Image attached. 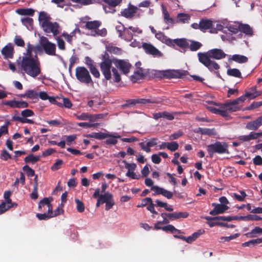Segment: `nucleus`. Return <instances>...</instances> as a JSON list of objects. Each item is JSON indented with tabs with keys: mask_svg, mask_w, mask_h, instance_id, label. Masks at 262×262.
I'll list each match as a JSON object with an SVG mask.
<instances>
[{
	"mask_svg": "<svg viewBox=\"0 0 262 262\" xmlns=\"http://www.w3.org/2000/svg\"><path fill=\"white\" fill-rule=\"evenodd\" d=\"M101 59L102 61L100 63V70L106 80H110L112 78V63H114L117 69L125 75L129 73L132 66L129 62L124 60L111 59L106 52L101 55Z\"/></svg>",
	"mask_w": 262,
	"mask_h": 262,
	"instance_id": "nucleus-1",
	"label": "nucleus"
},
{
	"mask_svg": "<svg viewBox=\"0 0 262 262\" xmlns=\"http://www.w3.org/2000/svg\"><path fill=\"white\" fill-rule=\"evenodd\" d=\"M227 55L223 50L217 48L209 50L206 52L198 53L199 61L210 71H217L220 68L219 64L215 61L212 60L211 58L220 60L225 58Z\"/></svg>",
	"mask_w": 262,
	"mask_h": 262,
	"instance_id": "nucleus-2",
	"label": "nucleus"
},
{
	"mask_svg": "<svg viewBox=\"0 0 262 262\" xmlns=\"http://www.w3.org/2000/svg\"><path fill=\"white\" fill-rule=\"evenodd\" d=\"M21 71L29 76L36 78L41 73V64L37 55L34 57L23 56L20 61H17Z\"/></svg>",
	"mask_w": 262,
	"mask_h": 262,
	"instance_id": "nucleus-3",
	"label": "nucleus"
},
{
	"mask_svg": "<svg viewBox=\"0 0 262 262\" xmlns=\"http://www.w3.org/2000/svg\"><path fill=\"white\" fill-rule=\"evenodd\" d=\"M52 18L45 11L39 13L38 21L43 31L46 33H52L54 37L59 34L60 26L57 22L51 21Z\"/></svg>",
	"mask_w": 262,
	"mask_h": 262,
	"instance_id": "nucleus-4",
	"label": "nucleus"
},
{
	"mask_svg": "<svg viewBox=\"0 0 262 262\" xmlns=\"http://www.w3.org/2000/svg\"><path fill=\"white\" fill-rule=\"evenodd\" d=\"M155 37L162 43L170 47L174 48L175 45H177L181 48L185 49L188 46V42L185 38L171 39L161 32L156 34Z\"/></svg>",
	"mask_w": 262,
	"mask_h": 262,
	"instance_id": "nucleus-5",
	"label": "nucleus"
},
{
	"mask_svg": "<svg viewBox=\"0 0 262 262\" xmlns=\"http://www.w3.org/2000/svg\"><path fill=\"white\" fill-rule=\"evenodd\" d=\"M255 94L252 93L250 92H246L244 95L233 100V101L223 103L224 108H226L229 112H236L240 110V107L238 106V104L244 102L246 98H250L251 99H254L256 97Z\"/></svg>",
	"mask_w": 262,
	"mask_h": 262,
	"instance_id": "nucleus-6",
	"label": "nucleus"
},
{
	"mask_svg": "<svg viewBox=\"0 0 262 262\" xmlns=\"http://www.w3.org/2000/svg\"><path fill=\"white\" fill-rule=\"evenodd\" d=\"M228 147L229 145L226 142L216 141L215 143L207 146V151L210 157H212L214 153L229 154Z\"/></svg>",
	"mask_w": 262,
	"mask_h": 262,
	"instance_id": "nucleus-7",
	"label": "nucleus"
},
{
	"mask_svg": "<svg viewBox=\"0 0 262 262\" xmlns=\"http://www.w3.org/2000/svg\"><path fill=\"white\" fill-rule=\"evenodd\" d=\"M75 76L77 79L81 83L93 84L89 71L84 67H77L75 69Z\"/></svg>",
	"mask_w": 262,
	"mask_h": 262,
	"instance_id": "nucleus-8",
	"label": "nucleus"
},
{
	"mask_svg": "<svg viewBox=\"0 0 262 262\" xmlns=\"http://www.w3.org/2000/svg\"><path fill=\"white\" fill-rule=\"evenodd\" d=\"M40 43L47 54L51 56L56 55L55 44L49 41L47 37L41 36L40 38Z\"/></svg>",
	"mask_w": 262,
	"mask_h": 262,
	"instance_id": "nucleus-9",
	"label": "nucleus"
},
{
	"mask_svg": "<svg viewBox=\"0 0 262 262\" xmlns=\"http://www.w3.org/2000/svg\"><path fill=\"white\" fill-rule=\"evenodd\" d=\"M102 2L105 4H103L102 7L106 13H114L116 12L115 7L122 3V0H97V2L99 4Z\"/></svg>",
	"mask_w": 262,
	"mask_h": 262,
	"instance_id": "nucleus-10",
	"label": "nucleus"
},
{
	"mask_svg": "<svg viewBox=\"0 0 262 262\" xmlns=\"http://www.w3.org/2000/svg\"><path fill=\"white\" fill-rule=\"evenodd\" d=\"M187 74V71L181 70H166L162 72V75L168 78H182Z\"/></svg>",
	"mask_w": 262,
	"mask_h": 262,
	"instance_id": "nucleus-11",
	"label": "nucleus"
},
{
	"mask_svg": "<svg viewBox=\"0 0 262 262\" xmlns=\"http://www.w3.org/2000/svg\"><path fill=\"white\" fill-rule=\"evenodd\" d=\"M142 47L146 54L154 57H160L163 55L162 53L151 43L144 42Z\"/></svg>",
	"mask_w": 262,
	"mask_h": 262,
	"instance_id": "nucleus-12",
	"label": "nucleus"
},
{
	"mask_svg": "<svg viewBox=\"0 0 262 262\" xmlns=\"http://www.w3.org/2000/svg\"><path fill=\"white\" fill-rule=\"evenodd\" d=\"M138 9L137 7L129 4L127 8L121 11V15L126 18L131 19L135 16Z\"/></svg>",
	"mask_w": 262,
	"mask_h": 262,
	"instance_id": "nucleus-13",
	"label": "nucleus"
},
{
	"mask_svg": "<svg viewBox=\"0 0 262 262\" xmlns=\"http://www.w3.org/2000/svg\"><path fill=\"white\" fill-rule=\"evenodd\" d=\"M14 53V46L11 43H8L1 50V53L5 59H12Z\"/></svg>",
	"mask_w": 262,
	"mask_h": 262,
	"instance_id": "nucleus-14",
	"label": "nucleus"
},
{
	"mask_svg": "<svg viewBox=\"0 0 262 262\" xmlns=\"http://www.w3.org/2000/svg\"><path fill=\"white\" fill-rule=\"evenodd\" d=\"M160 225H163L162 223H159V221L157 222L154 225V229L158 230H162L165 232H170L171 233H177L178 234L184 233L183 232L181 231L180 230L176 229L173 225H168L167 226L164 227L160 226Z\"/></svg>",
	"mask_w": 262,
	"mask_h": 262,
	"instance_id": "nucleus-15",
	"label": "nucleus"
},
{
	"mask_svg": "<svg viewBox=\"0 0 262 262\" xmlns=\"http://www.w3.org/2000/svg\"><path fill=\"white\" fill-rule=\"evenodd\" d=\"M100 189L99 188L96 189L93 195V196L95 199L98 198L103 204L106 203L113 198V194L108 191H107L102 194H100Z\"/></svg>",
	"mask_w": 262,
	"mask_h": 262,
	"instance_id": "nucleus-16",
	"label": "nucleus"
},
{
	"mask_svg": "<svg viewBox=\"0 0 262 262\" xmlns=\"http://www.w3.org/2000/svg\"><path fill=\"white\" fill-rule=\"evenodd\" d=\"M212 206L214 207L212 210L210 211L209 214L212 215H216L219 214L224 213L229 208L226 205L213 203Z\"/></svg>",
	"mask_w": 262,
	"mask_h": 262,
	"instance_id": "nucleus-17",
	"label": "nucleus"
},
{
	"mask_svg": "<svg viewBox=\"0 0 262 262\" xmlns=\"http://www.w3.org/2000/svg\"><path fill=\"white\" fill-rule=\"evenodd\" d=\"M137 103L147 104V103H156L159 104L163 102V99L160 97H151L149 98H137Z\"/></svg>",
	"mask_w": 262,
	"mask_h": 262,
	"instance_id": "nucleus-18",
	"label": "nucleus"
},
{
	"mask_svg": "<svg viewBox=\"0 0 262 262\" xmlns=\"http://www.w3.org/2000/svg\"><path fill=\"white\" fill-rule=\"evenodd\" d=\"M157 138H153L148 141L146 144L144 142L139 143V145L141 149L146 152H150L151 151L150 147L156 146L157 144Z\"/></svg>",
	"mask_w": 262,
	"mask_h": 262,
	"instance_id": "nucleus-19",
	"label": "nucleus"
},
{
	"mask_svg": "<svg viewBox=\"0 0 262 262\" xmlns=\"http://www.w3.org/2000/svg\"><path fill=\"white\" fill-rule=\"evenodd\" d=\"M200 23L201 26V30L202 31L205 32L206 30L211 29V33L216 32L215 29H213V30L212 29L213 22L212 20L210 19H202L200 21Z\"/></svg>",
	"mask_w": 262,
	"mask_h": 262,
	"instance_id": "nucleus-20",
	"label": "nucleus"
},
{
	"mask_svg": "<svg viewBox=\"0 0 262 262\" xmlns=\"http://www.w3.org/2000/svg\"><path fill=\"white\" fill-rule=\"evenodd\" d=\"M262 125V115L253 121L249 122L246 125V128L249 130H257Z\"/></svg>",
	"mask_w": 262,
	"mask_h": 262,
	"instance_id": "nucleus-21",
	"label": "nucleus"
},
{
	"mask_svg": "<svg viewBox=\"0 0 262 262\" xmlns=\"http://www.w3.org/2000/svg\"><path fill=\"white\" fill-rule=\"evenodd\" d=\"M194 132L196 134H200L202 135H207L209 136H214L216 135V132L214 128H208L198 127L194 130Z\"/></svg>",
	"mask_w": 262,
	"mask_h": 262,
	"instance_id": "nucleus-22",
	"label": "nucleus"
},
{
	"mask_svg": "<svg viewBox=\"0 0 262 262\" xmlns=\"http://www.w3.org/2000/svg\"><path fill=\"white\" fill-rule=\"evenodd\" d=\"M52 200V198H44L42 200H41L39 204H38V210L40 211H42V207H44L45 205H47L48 207V212H51V210L53 209V207L52 204L50 203V202Z\"/></svg>",
	"mask_w": 262,
	"mask_h": 262,
	"instance_id": "nucleus-23",
	"label": "nucleus"
},
{
	"mask_svg": "<svg viewBox=\"0 0 262 262\" xmlns=\"http://www.w3.org/2000/svg\"><path fill=\"white\" fill-rule=\"evenodd\" d=\"M101 25V22L99 20L88 21L86 22L85 28L92 31H95Z\"/></svg>",
	"mask_w": 262,
	"mask_h": 262,
	"instance_id": "nucleus-24",
	"label": "nucleus"
},
{
	"mask_svg": "<svg viewBox=\"0 0 262 262\" xmlns=\"http://www.w3.org/2000/svg\"><path fill=\"white\" fill-rule=\"evenodd\" d=\"M153 118L155 120H158L161 118H165L168 120H172L174 119V116L168 112L164 111L154 114Z\"/></svg>",
	"mask_w": 262,
	"mask_h": 262,
	"instance_id": "nucleus-25",
	"label": "nucleus"
},
{
	"mask_svg": "<svg viewBox=\"0 0 262 262\" xmlns=\"http://www.w3.org/2000/svg\"><path fill=\"white\" fill-rule=\"evenodd\" d=\"M16 12L20 15L33 16L34 15L35 10L32 8H20L17 9Z\"/></svg>",
	"mask_w": 262,
	"mask_h": 262,
	"instance_id": "nucleus-26",
	"label": "nucleus"
},
{
	"mask_svg": "<svg viewBox=\"0 0 262 262\" xmlns=\"http://www.w3.org/2000/svg\"><path fill=\"white\" fill-rule=\"evenodd\" d=\"M110 134L105 133L103 132H98V133H93L92 134H89L87 135V137L89 138H93L98 140H103L106 138H108V136H111Z\"/></svg>",
	"mask_w": 262,
	"mask_h": 262,
	"instance_id": "nucleus-27",
	"label": "nucleus"
},
{
	"mask_svg": "<svg viewBox=\"0 0 262 262\" xmlns=\"http://www.w3.org/2000/svg\"><path fill=\"white\" fill-rule=\"evenodd\" d=\"M190 19V16L189 14L184 13H180L177 15V20L175 23H187Z\"/></svg>",
	"mask_w": 262,
	"mask_h": 262,
	"instance_id": "nucleus-28",
	"label": "nucleus"
},
{
	"mask_svg": "<svg viewBox=\"0 0 262 262\" xmlns=\"http://www.w3.org/2000/svg\"><path fill=\"white\" fill-rule=\"evenodd\" d=\"M239 30L246 35L251 36L253 35L252 28L249 25L241 24L238 26Z\"/></svg>",
	"mask_w": 262,
	"mask_h": 262,
	"instance_id": "nucleus-29",
	"label": "nucleus"
},
{
	"mask_svg": "<svg viewBox=\"0 0 262 262\" xmlns=\"http://www.w3.org/2000/svg\"><path fill=\"white\" fill-rule=\"evenodd\" d=\"M40 158L39 156H34L33 154H31L25 158L24 161L26 163L34 164L40 160Z\"/></svg>",
	"mask_w": 262,
	"mask_h": 262,
	"instance_id": "nucleus-30",
	"label": "nucleus"
},
{
	"mask_svg": "<svg viewBox=\"0 0 262 262\" xmlns=\"http://www.w3.org/2000/svg\"><path fill=\"white\" fill-rule=\"evenodd\" d=\"M162 10H163V14L164 16V20L166 24H173L175 23L174 20L172 18L170 17L169 16V14L166 8L163 6L162 7Z\"/></svg>",
	"mask_w": 262,
	"mask_h": 262,
	"instance_id": "nucleus-31",
	"label": "nucleus"
},
{
	"mask_svg": "<svg viewBox=\"0 0 262 262\" xmlns=\"http://www.w3.org/2000/svg\"><path fill=\"white\" fill-rule=\"evenodd\" d=\"M231 59L239 63H246L248 60V58L246 56L239 54L232 55Z\"/></svg>",
	"mask_w": 262,
	"mask_h": 262,
	"instance_id": "nucleus-32",
	"label": "nucleus"
},
{
	"mask_svg": "<svg viewBox=\"0 0 262 262\" xmlns=\"http://www.w3.org/2000/svg\"><path fill=\"white\" fill-rule=\"evenodd\" d=\"M111 136H108V139H106L104 143L107 145H115L117 143V139L121 138V136L120 135H117L115 134H110Z\"/></svg>",
	"mask_w": 262,
	"mask_h": 262,
	"instance_id": "nucleus-33",
	"label": "nucleus"
},
{
	"mask_svg": "<svg viewBox=\"0 0 262 262\" xmlns=\"http://www.w3.org/2000/svg\"><path fill=\"white\" fill-rule=\"evenodd\" d=\"M107 31L105 28H103L101 29H96L95 31H91V35L93 36H102L104 37L107 35Z\"/></svg>",
	"mask_w": 262,
	"mask_h": 262,
	"instance_id": "nucleus-34",
	"label": "nucleus"
},
{
	"mask_svg": "<svg viewBox=\"0 0 262 262\" xmlns=\"http://www.w3.org/2000/svg\"><path fill=\"white\" fill-rule=\"evenodd\" d=\"M206 220L208 221H223L230 222L232 221V216H219L216 217H207Z\"/></svg>",
	"mask_w": 262,
	"mask_h": 262,
	"instance_id": "nucleus-35",
	"label": "nucleus"
},
{
	"mask_svg": "<svg viewBox=\"0 0 262 262\" xmlns=\"http://www.w3.org/2000/svg\"><path fill=\"white\" fill-rule=\"evenodd\" d=\"M13 121H16L21 122V123H30L34 124V122L31 119H27L26 118H24L19 116L14 115L12 117Z\"/></svg>",
	"mask_w": 262,
	"mask_h": 262,
	"instance_id": "nucleus-36",
	"label": "nucleus"
},
{
	"mask_svg": "<svg viewBox=\"0 0 262 262\" xmlns=\"http://www.w3.org/2000/svg\"><path fill=\"white\" fill-rule=\"evenodd\" d=\"M228 75L233 76L237 78H241L242 77V74L240 71L236 68L229 69L227 71Z\"/></svg>",
	"mask_w": 262,
	"mask_h": 262,
	"instance_id": "nucleus-37",
	"label": "nucleus"
},
{
	"mask_svg": "<svg viewBox=\"0 0 262 262\" xmlns=\"http://www.w3.org/2000/svg\"><path fill=\"white\" fill-rule=\"evenodd\" d=\"M105 52H106L107 54L109 52L115 54H120L121 53V49L117 47L107 46H106V51Z\"/></svg>",
	"mask_w": 262,
	"mask_h": 262,
	"instance_id": "nucleus-38",
	"label": "nucleus"
},
{
	"mask_svg": "<svg viewBox=\"0 0 262 262\" xmlns=\"http://www.w3.org/2000/svg\"><path fill=\"white\" fill-rule=\"evenodd\" d=\"M21 21L22 24L28 28L29 27H32L34 22L33 18L29 17L21 18Z\"/></svg>",
	"mask_w": 262,
	"mask_h": 262,
	"instance_id": "nucleus-39",
	"label": "nucleus"
},
{
	"mask_svg": "<svg viewBox=\"0 0 262 262\" xmlns=\"http://www.w3.org/2000/svg\"><path fill=\"white\" fill-rule=\"evenodd\" d=\"M202 46V43L198 41H191L190 45H188V46L187 48L189 47V49L191 51H196L198 50Z\"/></svg>",
	"mask_w": 262,
	"mask_h": 262,
	"instance_id": "nucleus-40",
	"label": "nucleus"
},
{
	"mask_svg": "<svg viewBox=\"0 0 262 262\" xmlns=\"http://www.w3.org/2000/svg\"><path fill=\"white\" fill-rule=\"evenodd\" d=\"M262 234V228L259 227H255L251 232H248L246 235L248 237H252L254 236V234Z\"/></svg>",
	"mask_w": 262,
	"mask_h": 262,
	"instance_id": "nucleus-41",
	"label": "nucleus"
},
{
	"mask_svg": "<svg viewBox=\"0 0 262 262\" xmlns=\"http://www.w3.org/2000/svg\"><path fill=\"white\" fill-rule=\"evenodd\" d=\"M26 96L27 98L35 99L38 98V94L34 90H29L26 92Z\"/></svg>",
	"mask_w": 262,
	"mask_h": 262,
	"instance_id": "nucleus-42",
	"label": "nucleus"
},
{
	"mask_svg": "<svg viewBox=\"0 0 262 262\" xmlns=\"http://www.w3.org/2000/svg\"><path fill=\"white\" fill-rule=\"evenodd\" d=\"M240 193L241 195H239L236 193H233L232 194V197H233L235 200L240 201L243 202L245 200V199L246 196H247V194L244 191H240Z\"/></svg>",
	"mask_w": 262,
	"mask_h": 262,
	"instance_id": "nucleus-43",
	"label": "nucleus"
},
{
	"mask_svg": "<svg viewBox=\"0 0 262 262\" xmlns=\"http://www.w3.org/2000/svg\"><path fill=\"white\" fill-rule=\"evenodd\" d=\"M124 35L123 39L128 41L132 40L134 36L133 33L128 28H125Z\"/></svg>",
	"mask_w": 262,
	"mask_h": 262,
	"instance_id": "nucleus-44",
	"label": "nucleus"
},
{
	"mask_svg": "<svg viewBox=\"0 0 262 262\" xmlns=\"http://www.w3.org/2000/svg\"><path fill=\"white\" fill-rule=\"evenodd\" d=\"M76 209L78 212L82 213L84 211L85 206L84 203L79 199H75Z\"/></svg>",
	"mask_w": 262,
	"mask_h": 262,
	"instance_id": "nucleus-45",
	"label": "nucleus"
},
{
	"mask_svg": "<svg viewBox=\"0 0 262 262\" xmlns=\"http://www.w3.org/2000/svg\"><path fill=\"white\" fill-rule=\"evenodd\" d=\"M112 71L113 72L114 82L116 83L120 82L121 80V77L116 68H113Z\"/></svg>",
	"mask_w": 262,
	"mask_h": 262,
	"instance_id": "nucleus-46",
	"label": "nucleus"
},
{
	"mask_svg": "<svg viewBox=\"0 0 262 262\" xmlns=\"http://www.w3.org/2000/svg\"><path fill=\"white\" fill-rule=\"evenodd\" d=\"M14 43L18 47H24L25 45V41L21 36L16 35L14 39Z\"/></svg>",
	"mask_w": 262,
	"mask_h": 262,
	"instance_id": "nucleus-47",
	"label": "nucleus"
},
{
	"mask_svg": "<svg viewBox=\"0 0 262 262\" xmlns=\"http://www.w3.org/2000/svg\"><path fill=\"white\" fill-rule=\"evenodd\" d=\"M34 51V46L31 45L30 43L27 44V48L26 49V52L24 53L23 56H30L34 57L32 54V52Z\"/></svg>",
	"mask_w": 262,
	"mask_h": 262,
	"instance_id": "nucleus-48",
	"label": "nucleus"
},
{
	"mask_svg": "<svg viewBox=\"0 0 262 262\" xmlns=\"http://www.w3.org/2000/svg\"><path fill=\"white\" fill-rule=\"evenodd\" d=\"M77 125L80 127H83L85 128H91V127H97L99 125V123H90L88 122H79L78 123Z\"/></svg>",
	"mask_w": 262,
	"mask_h": 262,
	"instance_id": "nucleus-49",
	"label": "nucleus"
},
{
	"mask_svg": "<svg viewBox=\"0 0 262 262\" xmlns=\"http://www.w3.org/2000/svg\"><path fill=\"white\" fill-rule=\"evenodd\" d=\"M36 217L39 220H48L49 219L52 218V215L51 213H37L36 215Z\"/></svg>",
	"mask_w": 262,
	"mask_h": 262,
	"instance_id": "nucleus-50",
	"label": "nucleus"
},
{
	"mask_svg": "<svg viewBox=\"0 0 262 262\" xmlns=\"http://www.w3.org/2000/svg\"><path fill=\"white\" fill-rule=\"evenodd\" d=\"M0 158L2 160L6 161L12 159L11 155L6 149H3L1 154Z\"/></svg>",
	"mask_w": 262,
	"mask_h": 262,
	"instance_id": "nucleus-51",
	"label": "nucleus"
},
{
	"mask_svg": "<svg viewBox=\"0 0 262 262\" xmlns=\"http://www.w3.org/2000/svg\"><path fill=\"white\" fill-rule=\"evenodd\" d=\"M23 170L26 172L28 177H33L35 175V171L30 167L28 165H25L23 167Z\"/></svg>",
	"mask_w": 262,
	"mask_h": 262,
	"instance_id": "nucleus-52",
	"label": "nucleus"
},
{
	"mask_svg": "<svg viewBox=\"0 0 262 262\" xmlns=\"http://www.w3.org/2000/svg\"><path fill=\"white\" fill-rule=\"evenodd\" d=\"M76 118L80 120H89L90 121H92V117H91V115H89L88 113H83L79 115H77Z\"/></svg>",
	"mask_w": 262,
	"mask_h": 262,
	"instance_id": "nucleus-53",
	"label": "nucleus"
},
{
	"mask_svg": "<svg viewBox=\"0 0 262 262\" xmlns=\"http://www.w3.org/2000/svg\"><path fill=\"white\" fill-rule=\"evenodd\" d=\"M136 101H137L136 99L126 100L125 101V103L123 104L122 105V106L123 108L133 106L137 104Z\"/></svg>",
	"mask_w": 262,
	"mask_h": 262,
	"instance_id": "nucleus-54",
	"label": "nucleus"
},
{
	"mask_svg": "<svg viewBox=\"0 0 262 262\" xmlns=\"http://www.w3.org/2000/svg\"><path fill=\"white\" fill-rule=\"evenodd\" d=\"M179 148V144L176 142H167V149L172 151H174L177 150Z\"/></svg>",
	"mask_w": 262,
	"mask_h": 262,
	"instance_id": "nucleus-55",
	"label": "nucleus"
},
{
	"mask_svg": "<svg viewBox=\"0 0 262 262\" xmlns=\"http://www.w3.org/2000/svg\"><path fill=\"white\" fill-rule=\"evenodd\" d=\"M125 164V167L126 168L127 171H133L136 169L137 165L135 163H128L125 160L122 161Z\"/></svg>",
	"mask_w": 262,
	"mask_h": 262,
	"instance_id": "nucleus-56",
	"label": "nucleus"
},
{
	"mask_svg": "<svg viewBox=\"0 0 262 262\" xmlns=\"http://www.w3.org/2000/svg\"><path fill=\"white\" fill-rule=\"evenodd\" d=\"M63 162L62 160L58 159L56 162L52 166L51 169L53 171L57 170L60 169L61 165L63 164Z\"/></svg>",
	"mask_w": 262,
	"mask_h": 262,
	"instance_id": "nucleus-57",
	"label": "nucleus"
},
{
	"mask_svg": "<svg viewBox=\"0 0 262 262\" xmlns=\"http://www.w3.org/2000/svg\"><path fill=\"white\" fill-rule=\"evenodd\" d=\"M37 189L38 183H35L33 186V190L30 195L31 198L33 200H36L38 198Z\"/></svg>",
	"mask_w": 262,
	"mask_h": 262,
	"instance_id": "nucleus-58",
	"label": "nucleus"
},
{
	"mask_svg": "<svg viewBox=\"0 0 262 262\" xmlns=\"http://www.w3.org/2000/svg\"><path fill=\"white\" fill-rule=\"evenodd\" d=\"M56 39L57 40L58 48L60 50H64L66 49V47L64 40L59 37H56Z\"/></svg>",
	"mask_w": 262,
	"mask_h": 262,
	"instance_id": "nucleus-59",
	"label": "nucleus"
},
{
	"mask_svg": "<svg viewBox=\"0 0 262 262\" xmlns=\"http://www.w3.org/2000/svg\"><path fill=\"white\" fill-rule=\"evenodd\" d=\"M21 115L23 116L22 118H25L28 117L32 116L34 115L33 111L31 110L26 109L23 110L21 112Z\"/></svg>",
	"mask_w": 262,
	"mask_h": 262,
	"instance_id": "nucleus-60",
	"label": "nucleus"
},
{
	"mask_svg": "<svg viewBox=\"0 0 262 262\" xmlns=\"http://www.w3.org/2000/svg\"><path fill=\"white\" fill-rule=\"evenodd\" d=\"M18 101L10 100L3 101V103L5 105L9 106L12 108H17Z\"/></svg>",
	"mask_w": 262,
	"mask_h": 262,
	"instance_id": "nucleus-61",
	"label": "nucleus"
},
{
	"mask_svg": "<svg viewBox=\"0 0 262 262\" xmlns=\"http://www.w3.org/2000/svg\"><path fill=\"white\" fill-rule=\"evenodd\" d=\"M90 71L92 74L96 78H99L100 74L98 70L96 68L95 66L93 67H90Z\"/></svg>",
	"mask_w": 262,
	"mask_h": 262,
	"instance_id": "nucleus-62",
	"label": "nucleus"
},
{
	"mask_svg": "<svg viewBox=\"0 0 262 262\" xmlns=\"http://www.w3.org/2000/svg\"><path fill=\"white\" fill-rule=\"evenodd\" d=\"M63 106L66 108H70L72 106V103L69 98L63 97L61 98Z\"/></svg>",
	"mask_w": 262,
	"mask_h": 262,
	"instance_id": "nucleus-63",
	"label": "nucleus"
},
{
	"mask_svg": "<svg viewBox=\"0 0 262 262\" xmlns=\"http://www.w3.org/2000/svg\"><path fill=\"white\" fill-rule=\"evenodd\" d=\"M183 135V133L181 131L179 130L178 132L176 133H174L172 134H171L169 136V139L170 140H173L178 139L179 138L181 137Z\"/></svg>",
	"mask_w": 262,
	"mask_h": 262,
	"instance_id": "nucleus-64",
	"label": "nucleus"
}]
</instances>
